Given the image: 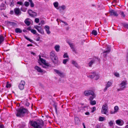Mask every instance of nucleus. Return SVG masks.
Segmentation results:
<instances>
[{
	"label": "nucleus",
	"instance_id": "nucleus-1",
	"mask_svg": "<svg viewBox=\"0 0 128 128\" xmlns=\"http://www.w3.org/2000/svg\"><path fill=\"white\" fill-rule=\"evenodd\" d=\"M16 116L17 117L22 118L27 113V109L23 107H20L16 110Z\"/></svg>",
	"mask_w": 128,
	"mask_h": 128
},
{
	"label": "nucleus",
	"instance_id": "nucleus-2",
	"mask_svg": "<svg viewBox=\"0 0 128 128\" xmlns=\"http://www.w3.org/2000/svg\"><path fill=\"white\" fill-rule=\"evenodd\" d=\"M50 56L51 59L54 64H57L58 62V58L54 51H52L50 53Z\"/></svg>",
	"mask_w": 128,
	"mask_h": 128
},
{
	"label": "nucleus",
	"instance_id": "nucleus-3",
	"mask_svg": "<svg viewBox=\"0 0 128 128\" xmlns=\"http://www.w3.org/2000/svg\"><path fill=\"white\" fill-rule=\"evenodd\" d=\"M127 84V82L126 80H124L122 81L119 85L120 88L117 89V91L118 92L124 90L126 88V85Z\"/></svg>",
	"mask_w": 128,
	"mask_h": 128
},
{
	"label": "nucleus",
	"instance_id": "nucleus-4",
	"mask_svg": "<svg viewBox=\"0 0 128 128\" xmlns=\"http://www.w3.org/2000/svg\"><path fill=\"white\" fill-rule=\"evenodd\" d=\"M29 123L30 125L34 128H42L40 123L36 121H30Z\"/></svg>",
	"mask_w": 128,
	"mask_h": 128
},
{
	"label": "nucleus",
	"instance_id": "nucleus-5",
	"mask_svg": "<svg viewBox=\"0 0 128 128\" xmlns=\"http://www.w3.org/2000/svg\"><path fill=\"white\" fill-rule=\"evenodd\" d=\"M108 106L107 104L105 103L102 106L101 110V112L102 114H104L106 115H108Z\"/></svg>",
	"mask_w": 128,
	"mask_h": 128
},
{
	"label": "nucleus",
	"instance_id": "nucleus-6",
	"mask_svg": "<svg viewBox=\"0 0 128 128\" xmlns=\"http://www.w3.org/2000/svg\"><path fill=\"white\" fill-rule=\"evenodd\" d=\"M25 82L24 80H21L18 85L19 88L20 90H23L24 88Z\"/></svg>",
	"mask_w": 128,
	"mask_h": 128
},
{
	"label": "nucleus",
	"instance_id": "nucleus-7",
	"mask_svg": "<svg viewBox=\"0 0 128 128\" xmlns=\"http://www.w3.org/2000/svg\"><path fill=\"white\" fill-rule=\"evenodd\" d=\"M95 76L96 77V80H97L99 78V76L98 75L96 74V72H92L91 74L88 76V77L90 78H94V77Z\"/></svg>",
	"mask_w": 128,
	"mask_h": 128
},
{
	"label": "nucleus",
	"instance_id": "nucleus-8",
	"mask_svg": "<svg viewBox=\"0 0 128 128\" xmlns=\"http://www.w3.org/2000/svg\"><path fill=\"white\" fill-rule=\"evenodd\" d=\"M34 28L36 29L41 34H44V31L41 26H34Z\"/></svg>",
	"mask_w": 128,
	"mask_h": 128
},
{
	"label": "nucleus",
	"instance_id": "nucleus-9",
	"mask_svg": "<svg viewBox=\"0 0 128 128\" xmlns=\"http://www.w3.org/2000/svg\"><path fill=\"white\" fill-rule=\"evenodd\" d=\"M28 13L30 16L33 18L34 17L37 16V14L36 12H33L30 10H28Z\"/></svg>",
	"mask_w": 128,
	"mask_h": 128
},
{
	"label": "nucleus",
	"instance_id": "nucleus-10",
	"mask_svg": "<svg viewBox=\"0 0 128 128\" xmlns=\"http://www.w3.org/2000/svg\"><path fill=\"white\" fill-rule=\"evenodd\" d=\"M28 13L30 16L33 18L34 17L37 16V14L36 12H33L30 10H28Z\"/></svg>",
	"mask_w": 128,
	"mask_h": 128
},
{
	"label": "nucleus",
	"instance_id": "nucleus-11",
	"mask_svg": "<svg viewBox=\"0 0 128 128\" xmlns=\"http://www.w3.org/2000/svg\"><path fill=\"white\" fill-rule=\"evenodd\" d=\"M106 48H107V50L104 52L102 53L101 54H103L104 57V58H105L107 56V54L110 52V47L107 46Z\"/></svg>",
	"mask_w": 128,
	"mask_h": 128
},
{
	"label": "nucleus",
	"instance_id": "nucleus-12",
	"mask_svg": "<svg viewBox=\"0 0 128 128\" xmlns=\"http://www.w3.org/2000/svg\"><path fill=\"white\" fill-rule=\"evenodd\" d=\"M14 11L15 14L16 16H18L20 14L21 12L20 9L18 8H16L14 9Z\"/></svg>",
	"mask_w": 128,
	"mask_h": 128
},
{
	"label": "nucleus",
	"instance_id": "nucleus-13",
	"mask_svg": "<svg viewBox=\"0 0 128 128\" xmlns=\"http://www.w3.org/2000/svg\"><path fill=\"white\" fill-rule=\"evenodd\" d=\"M94 92L92 90H86L84 92V93L85 96H90L94 94Z\"/></svg>",
	"mask_w": 128,
	"mask_h": 128
},
{
	"label": "nucleus",
	"instance_id": "nucleus-14",
	"mask_svg": "<svg viewBox=\"0 0 128 128\" xmlns=\"http://www.w3.org/2000/svg\"><path fill=\"white\" fill-rule=\"evenodd\" d=\"M116 124L120 126L123 125L124 124V122L123 120H118L116 121Z\"/></svg>",
	"mask_w": 128,
	"mask_h": 128
},
{
	"label": "nucleus",
	"instance_id": "nucleus-15",
	"mask_svg": "<svg viewBox=\"0 0 128 128\" xmlns=\"http://www.w3.org/2000/svg\"><path fill=\"white\" fill-rule=\"evenodd\" d=\"M110 12L111 15L116 16H118V14L117 12L114 10H111L110 11Z\"/></svg>",
	"mask_w": 128,
	"mask_h": 128
},
{
	"label": "nucleus",
	"instance_id": "nucleus-16",
	"mask_svg": "<svg viewBox=\"0 0 128 128\" xmlns=\"http://www.w3.org/2000/svg\"><path fill=\"white\" fill-rule=\"evenodd\" d=\"M44 28L47 33L48 34H49L50 33V27L48 26H46L44 27Z\"/></svg>",
	"mask_w": 128,
	"mask_h": 128
},
{
	"label": "nucleus",
	"instance_id": "nucleus-17",
	"mask_svg": "<svg viewBox=\"0 0 128 128\" xmlns=\"http://www.w3.org/2000/svg\"><path fill=\"white\" fill-rule=\"evenodd\" d=\"M70 46L71 47L72 49V50L75 52L76 53V51L75 48L74 47V46L73 44H70L69 43Z\"/></svg>",
	"mask_w": 128,
	"mask_h": 128
},
{
	"label": "nucleus",
	"instance_id": "nucleus-18",
	"mask_svg": "<svg viewBox=\"0 0 128 128\" xmlns=\"http://www.w3.org/2000/svg\"><path fill=\"white\" fill-rule=\"evenodd\" d=\"M40 59L41 62L42 63L44 64V65H45L46 66H49L48 64V63H46V60H44L42 58H40Z\"/></svg>",
	"mask_w": 128,
	"mask_h": 128
},
{
	"label": "nucleus",
	"instance_id": "nucleus-19",
	"mask_svg": "<svg viewBox=\"0 0 128 128\" xmlns=\"http://www.w3.org/2000/svg\"><path fill=\"white\" fill-rule=\"evenodd\" d=\"M34 68L37 71L40 72H43V71L42 69L39 66H36L34 67Z\"/></svg>",
	"mask_w": 128,
	"mask_h": 128
},
{
	"label": "nucleus",
	"instance_id": "nucleus-20",
	"mask_svg": "<svg viewBox=\"0 0 128 128\" xmlns=\"http://www.w3.org/2000/svg\"><path fill=\"white\" fill-rule=\"evenodd\" d=\"M54 71L56 74H58V75L60 76L61 77L63 75V73H62L60 72L58 70H56V69H54Z\"/></svg>",
	"mask_w": 128,
	"mask_h": 128
},
{
	"label": "nucleus",
	"instance_id": "nucleus-21",
	"mask_svg": "<svg viewBox=\"0 0 128 128\" xmlns=\"http://www.w3.org/2000/svg\"><path fill=\"white\" fill-rule=\"evenodd\" d=\"M74 120L76 124H78L79 123L80 120L78 117H76L74 118Z\"/></svg>",
	"mask_w": 128,
	"mask_h": 128
},
{
	"label": "nucleus",
	"instance_id": "nucleus-22",
	"mask_svg": "<svg viewBox=\"0 0 128 128\" xmlns=\"http://www.w3.org/2000/svg\"><path fill=\"white\" fill-rule=\"evenodd\" d=\"M29 18H27L24 20V22L27 26L30 25V22L29 21Z\"/></svg>",
	"mask_w": 128,
	"mask_h": 128
},
{
	"label": "nucleus",
	"instance_id": "nucleus-23",
	"mask_svg": "<svg viewBox=\"0 0 128 128\" xmlns=\"http://www.w3.org/2000/svg\"><path fill=\"white\" fill-rule=\"evenodd\" d=\"M4 38L2 35H0V45L4 41Z\"/></svg>",
	"mask_w": 128,
	"mask_h": 128
},
{
	"label": "nucleus",
	"instance_id": "nucleus-24",
	"mask_svg": "<svg viewBox=\"0 0 128 128\" xmlns=\"http://www.w3.org/2000/svg\"><path fill=\"white\" fill-rule=\"evenodd\" d=\"M15 31L16 33H21L22 32V30L18 28H16L15 30Z\"/></svg>",
	"mask_w": 128,
	"mask_h": 128
},
{
	"label": "nucleus",
	"instance_id": "nucleus-25",
	"mask_svg": "<svg viewBox=\"0 0 128 128\" xmlns=\"http://www.w3.org/2000/svg\"><path fill=\"white\" fill-rule=\"evenodd\" d=\"M90 96V97L89 98V100L90 101L92 100L95 97L94 92V93L93 94H91V95Z\"/></svg>",
	"mask_w": 128,
	"mask_h": 128
},
{
	"label": "nucleus",
	"instance_id": "nucleus-26",
	"mask_svg": "<svg viewBox=\"0 0 128 128\" xmlns=\"http://www.w3.org/2000/svg\"><path fill=\"white\" fill-rule=\"evenodd\" d=\"M65 8V6H62L58 7L57 9L59 10L60 11H61L62 10H64Z\"/></svg>",
	"mask_w": 128,
	"mask_h": 128
},
{
	"label": "nucleus",
	"instance_id": "nucleus-27",
	"mask_svg": "<svg viewBox=\"0 0 128 128\" xmlns=\"http://www.w3.org/2000/svg\"><path fill=\"white\" fill-rule=\"evenodd\" d=\"M0 7H1V10H5L6 8V5L3 3L1 4Z\"/></svg>",
	"mask_w": 128,
	"mask_h": 128
},
{
	"label": "nucleus",
	"instance_id": "nucleus-28",
	"mask_svg": "<svg viewBox=\"0 0 128 128\" xmlns=\"http://www.w3.org/2000/svg\"><path fill=\"white\" fill-rule=\"evenodd\" d=\"M60 46L59 45H56L54 47V49L57 52H58L60 50Z\"/></svg>",
	"mask_w": 128,
	"mask_h": 128
},
{
	"label": "nucleus",
	"instance_id": "nucleus-29",
	"mask_svg": "<svg viewBox=\"0 0 128 128\" xmlns=\"http://www.w3.org/2000/svg\"><path fill=\"white\" fill-rule=\"evenodd\" d=\"M10 2V5L11 6H12L14 5V0H9Z\"/></svg>",
	"mask_w": 128,
	"mask_h": 128
},
{
	"label": "nucleus",
	"instance_id": "nucleus-30",
	"mask_svg": "<svg viewBox=\"0 0 128 128\" xmlns=\"http://www.w3.org/2000/svg\"><path fill=\"white\" fill-rule=\"evenodd\" d=\"M112 82L108 81L107 82L106 85V86L108 88L112 85Z\"/></svg>",
	"mask_w": 128,
	"mask_h": 128
},
{
	"label": "nucleus",
	"instance_id": "nucleus-31",
	"mask_svg": "<svg viewBox=\"0 0 128 128\" xmlns=\"http://www.w3.org/2000/svg\"><path fill=\"white\" fill-rule=\"evenodd\" d=\"M119 109V108L117 106H114V112H116V113L118 112Z\"/></svg>",
	"mask_w": 128,
	"mask_h": 128
},
{
	"label": "nucleus",
	"instance_id": "nucleus-32",
	"mask_svg": "<svg viewBox=\"0 0 128 128\" xmlns=\"http://www.w3.org/2000/svg\"><path fill=\"white\" fill-rule=\"evenodd\" d=\"M94 62V60H91L90 62L88 64L89 66L90 67H91L92 66V65L93 64Z\"/></svg>",
	"mask_w": 128,
	"mask_h": 128
},
{
	"label": "nucleus",
	"instance_id": "nucleus-33",
	"mask_svg": "<svg viewBox=\"0 0 128 128\" xmlns=\"http://www.w3.org/2000/svg\"><path fill=\"white\" fill-rule=\"evenodd\" d=\"M90 104L92 105H94L96 104V102L95 100H90Z\"/></svg>",
	"mask_w": 128,
	"mask_h": 128
},
{
	"label": "nucleus",
	"instance_id": "nucleus-34",
	"mask_svg": "<svg viewBox=\"0 0 128 128\" xmlns=\"http://www.w3.org/2000/svg\"><path fill=\"white\" fill-rule=\"evenodd\" d=\"M72 64H74V66H75L76 67H78V65L75 61L74 60H72Z\"/></svg>",
	"mask_w": 128,
	"mask_h": 128
},
{
	"label": "nucleus",
	"instance_id": "nucleus-35",
	"mask_svg": "<svg viewBox=\"0 0 128 128\" xmlns=\"http://www.w3.org/2000/svg\"><path fill=\"white\" fill-rule=\"evenodd\" d=\"M9 82L8 81L7 82L6 87L7 88H10L11 86V84L9 83Z\"/></svg>",
	"mask_w": 128,
	"mask_h": 128
},
{
	"label": "nucleus",
	"instance_id": "nucleus-36",
	"mask_svg": "<svg viewBox=\"0 0 128 128\" xmlns=\"http://www.w3.org/2000/svg\"><path fill=\"white\" fill-rule=\"evenodd\" d=\"M92 34H93L95 36H96L97 35V32L96 31L94 30H92Z\"/></svg>",
	"mask_w": 128,
	"mask_h": 128
},
{
	"label": "nucleus",
	"instance_id": "nucleus-37",
	"mask_svg": "<svg viewBox=\"0 0 128 128\" xmlns=\"http://www.w3.org/2000/svg\"><path fill=\"white\" fill-rule=\"evenodd\" d=\"M29 1L30 3V6L33 7L34 6V3H33L32 0H28Z\"/></svg>",
	"mask_w": 128,
	"mask_h": 128
},
{
	"label": "nucleus",
	"instance_id": "nucleus-38",
	"mask_svg": "<svg viewBox=\"0 0 128 128\" xmlns=\"http://www.w3.org/2000/svg\"><path fill=\"white\" fill-rule=\"evenodd\" d=\"M69 60V59H64L63 60V63L64 64H66L67 62Z\"/></svg>",
	"mask_w": 128,
	"mask_h": 128
},
{
	"label": "nucleus",
	"instance_id": "nucleus-39",
	"mask_svg": "<svg viewBox=\"0 0 128 128\" xmlns=\"http://www.w3.org/2000/svg\"><path fill=\"white\" fill-rule=\"evenodd\" d=\"M24 36L25 38L27 40H28L30 42H32L33 41V40H31L29 38H28L27 37H26V36Z\"/></svg>",
	"mask_w": 128,
	"mask_h": 128
},
{
	"label": "nucleus",
	"instance_id": "nucleus-40",
	"mask_svg": "<svg viewBox=\"0 0 128 128\" xmlns=\"http://www.w3.org/2000/svg\"><path fill=\"white\" fill-rule=\"evenodd\" d=\"M104 117L100 116L99 118V120L100 121H103L104 120Z\"/></svg>",
	"mask_w": 128,
	"mask_h": 128
},
{
	"label": "nucleus",
	"instance_id": "nucleus-41",
	"mask_svg": "<svg viewBox=\"0 0 128 128\" xmlns=\"http://www.w3.org/2000/svg\"><path fill=\"white\" fill-rule=\"evenodd\" d=\"M109 124L110 126H112L113 124V122L112 120L110 121L109 123Z\"/></svg>",
	"mask_w": 128,
	"mask_h": 128
},
{
	"label": "nucleus",
	"instance_id": "nucleus-42",
	"mask_svg": "<svg viewBox=\"0 0 128 128\" xmlns=\"http://www.w3.org/2000/svg\"><path fill=\"white\" fill-rule=\"evenodd\" d=\"M54 5L55 7L56 8L58 7V3L57 2H55L54 3Z\"/></svg>",
	"mask_w": 128,
	"mask_h": 128
},
{
	"label": "nucleus",
	"instance_id": "nucleus-43",
	"mask_svg": "<svg viewBox=\"0 0 128 128\" xmlns=\"http://www.w3.org/2000/svg\"><path fill=\"white\" fill-rule=\"evenodd\" d=\"M63 57L64 58H68V59L69 58L68 56V54L67 53H66L64 54L63 56Z\"/></svg>",
	"mask_w": 128,
	"mask_h": 128
},
{
	"label": "nucleus",
	"instance_id": "nucleus-44",
	"mask_svg": "<svg viewBox=\"0 0 128 128\" xmlns=\"http://www.w3.org/2000/svg\"><path fill=\"white\" fill-rule=\"evenodd\" d=\"M24 4L26 6H28L29 5V3L28 2H24Z\"/></svg>",
	"mask_w": 128,
	"mask_h": 128
},
{
	"label": "nucleus",
	"instance_id": "nucleus-45",
	"mask_svg": "<svg viewBox=\"0 0 128 128\" xmlns=\"http://www.w3.org/2000/svg\"><path fill=\"white\" fill-rule=\"evenodd\" d=\"M34 21L38 23L39 22L40 20L38 18H36L35 19Z\"/></svg>",
	"mask_w": 128,
	"mask_h": 128
},
{
	"label": "nucleus",
	"instance_id": "nucleus-46",
	"mask_svg": "<svg viewBox=\"0 0 128 128\" xmlns=\"http://www.w3.org/2000/svg\"><path fill=\"white\" fill-rule=\"evenodd\" d=\"M53 106H54V107L55 108V111L56 112H57V105L56 104H55L53 105Z\"/></svg>",
	"mask_w": 128,
	"mask_h": 128
},
{
	"label": "nucleus",
	"instance_id": "nucleus-47",
	"mask_svg": "<svg viewBox=\"0 0 128 128\" xmlns=\"http://www.w3.org/2000/svg\"><path fill=\"white\" fill-rule=\"evenodd\" d=\"M31 32L32 33L34 34H36V30L33 29H32V30H31Z\"/></svg>",
	"mask_w": 128,
	"mask_h": 128
},
{
	"label": "nucleus",
	"instance_id": "nucleus-48",
	"mask_svg": "<svg viewBox=\"0 0 128 128\" xmlns=\"http://www.w3.org/2000/svg\"><path fill=\"white\" fill-rule=\"evenodd\" d=\"M114 75L117 77H119V73L117 72H115Z\"/></svg>",
	"mask_w": 128,
	"mask_h": 128
},
{
	"label": "nucleus",
	"instance_id": "nucleus-49",
	"mask_svg": "<svg viewBox=\"0 0 128 128\" xmlns=\"http://www.w3.org/2000/svg\"><path fill=\"white\" fill-rule=\"evenodd\" d=\"M124 27L125 28H127L128 29V24H126L124 25Z\"/></svg>",
	"mask_w": 128,
	"mask_h": 128
},
{
	"label": "nucleus",
	"instance_id": "nucleus-50",
	"mask_svg": "<svg viewBox=\"0 0 128 128\" xmlns=\"http://www.w3.org/2000/svg\"><path fill=\"white\" fill-rule=\"evenodd\" d=\"M96 110V108L95 107H93L92 108V110L91 112H93Z\"/></svg>",
	"mask_w": 128,
	"mask_h": 128
},
{
	"label": "nucleus",
	"instance_id": "nucleus-51",
	"mask_svg": "<svg viewBox=\"0 0 128 128\" xmlns=\"http://www.w3.org/2000/svg\"><path fill=\"white\" fill-rule=\"evenodd\" d=\"M121 15L122 16L124 17L125 16V15L124 14V12H121Z\"/></svg>",
	"mask_w": 128,
	"mask_h": 128
},
{
	"label": "nucleus",
	"instance_id": "nucleus-52",
	"mask_svg": "<svg viewBox=\"0 0 128 128\" xmlns=\"http://www.w3.org/2000/svg\"><path fill=\"white\" fill-rule=\"evenodd\" d=\"M17 4H19L20 5H22L23 4V3L22 2H17Z\"/></svg>",
	"mask_w": 128,
	"mask_h": 128
},
{
	"label": "nucleus",
	"instance_id": "nucleus-53",
	"mask_svg": "<svg viewBox=\"0 0 128 128\" xmlns=\"http://www.w3.org/2000/svg\"><path fill=\"white\" fill-rule=\"evenodd\" d=\"M110 114H115L116 113V112H114V111L112 110V111H110Z\"/></svg>",
	"mask_w": 128,
	"mask_h": 128
},
{
	"label": "nucleus",
	"instance_id": "nucleus-54",
	"mask_svg": "<svg viewBox=\"0 0 128 128\" xmlns=\"http://www.w3.org/2000/svg\"><path fill=\"white\" fill-rule=\"evenodd\" d=\"M4 125L2 124H0V128H4Z\"/></svg>",
	"mask_w": 128,
	"mask_h": 128
},
{
	"label": "nucleus",
	"instance_id": "nucleus-55",
	"mask_svg": "<svg viewBox=\"0 0 128 128\" xmlns=\"http://www.w3.org/2000/svg\"><path fill=\"white\" fill-rule=\"evenodd\" d=\"M10 23L13 26H14L16 25V24L14 22H10Z\"/></svg>",
	"mask_w": 128,
	"mask_h": 128
},
{
	"label": "nucleus",
	"instance_id": "nucleus-56",
	"mask_svg": "<svg viewBox=\"0 0 128 128\" xmlns=\"http://www.w3.org/2000/svg\"><path fill=\"white\" fill-rule=\"evenodd\" d=\"M108 88L106 86L105 88H104V92H105L106 90H107V88Z\"/></svg>",
	"mask_w": 128,
	"mask_h": 128
},
{
	"label": "nucleus",
	"instance_id": "nucleus-57",
	"mask_svg": "<svg viewBox=\"0 0 128 128\" xmlns=\"http://www.w3.org/2000/svg\"><path fill=\"white\" fill-rule=\"evenodd\" d=\"M40 37L38 36V37L36 39V41H38L40 40Z\"/></svg>",
	"mask_w": 128,
	"mask_h": 128
},
{
	"label": "nucleus",
	"instance_id": "nucleus-58",
	"mask_svg": "<svg viewBox=\"0 0 128 128\" xmlns=\"http://www.w3.org/2000/svg\"><path fill=\"white\" fill-rule=\"evenodd\" d=\"M14 12L13 10H11L10 12V14H14Z\"/></svg>",
	"mask_w": 128,
	"mask_h": 128
},
{
	"label": "nucleus",
	"instance_id": "nucleus-59",
	"mask_svg": "<svg viewBox=\"0 0 128 128\" xmlns=\"http://www.w3.org/2000/svg\"><path fill=\"white\" fill-rule=\"evenodd\" d=\"M27 30H32L31 27H29L27 28Z\"/></svg>",
	"mask_w": 128,
	"mask_h": 128
},
{
	"label": "nucleus",
	"instance_id": "nucleus-60",
	"mask_svg": "<svg viewBox=\"0 0 128 128\" xmlns=\"http://www.w3.org/2000/svg\"><path fill=\"white\" fill-rule=\"evenodd\" d=\"M40 22L42 24H44V20H42Z\"/></svg>",
	"mask_w": 128,
	"mask_h": 128
},
{
	"label": "nucleus",
	"instance_id": "nucleus-61",
	"mask_svg": "<svg viewBox=\"0 0 128 128\" xmlns=\"http://www.w3.org/2000/svg\"><path fill=\"white\" fill-rule=\"evenodd\" d=\"M85 114L86 115H89L90 114V113L88 112H86Z\"/></svg>",
	"mask_w": 128,
	"mask_h": 128
},
{
	"label": "nucleus",
	"instance_id": "nucleus-62",
	"mask_svg": "<svg viewBox=\"0 0 128 128\" xmlns=\"http://www.w3.org/2000/svg\"><path fill=\"white\" fill-rule=\"evenodd\" d=\"M32 46V44H28L27 46L28 47L29 46Z\"/></svg>",
	"mask_w": 128,
	"mask_h": 128
},
{
	"label": "nucleus",
	"instance_id": "nucleus-63",
	"mask_svg": "<svg viewBox=\"0 0 128 128\" xmlns=\"http://www.w3.org/2000/svg\"><path fill=\"white\" fill-rule=\"evenodd\" d=\"M95 58H96L98 61H100V59L98 58V57H96Z\"/></svg>",
	"mask_w": 128,
	"mask_h": 128
},
{
	"label": "nucleus",
	"instance_id": "nucleus-64",
	"mask_svg": "<svg viewBox=\"0 0 128 128\" xmlns=\"http://www.w3.org/2000/svg\"><path fill=\"white\" fill-rule=\"evenodd\" d=\"M82 125L83 126L84 128H86L84 124V123H82Z\"/></svg>",
	"mask_w": 128,
	"mask_h": 128
}]
</instances>
